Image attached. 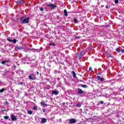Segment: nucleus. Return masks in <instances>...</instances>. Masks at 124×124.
<instances>
[{
    "instance_id": "f257e3e1",
    "label": "nucleus",
    "mask_w": 124,
    "mask_h": 124,
    "mask_svg": "<svg viewBox=\"0 0 124 124\" xmlns=\"http://www.w3.org/2000/svg\"><path fill=\"white\" fill-rule=\"evenodd\" d=\"M24 18H25V16H23L21 17L20 18L21 23H22V24H28L29 22V20H30V17H28L24 19Z\"/></svg>"
},
{
    "instance_id": "f03ea898",
    "label": "nucleus",
    "mask_w": 124,
    "mask_h": 124,
    "mask_svg": "<svg viewBox=\"0 0 124 124\" xmlns=\"http://www.w3.org/2000/svg\"><path fill=\"white\" fill-rule=\"evenodd\" d=\"M28 78L30 80H35L36 79V76L34 74H31L29 75Z\"/></svg>"
},
{
    "instance_id": "7ed1b4c3",
    "label": "nucleus",
    "mask_w": 124,
    "mask_h": 124,
    "mask_svg": "<svg viewBox=\"0 0 124 124\" xmlns=\"http://www.w3.org/2000/svg\"><path fill=\"white\" fill-rule=\"evenodd\" d=\"M76 58H78L80 61H81V59L82 57H83V53L79 52L78 53H77L76 55Z\"/></svg>"
},
{
    "instance_id": "20e7f679",
    "label": "nucleus",
    "mask_w": 124,
    "mask_h": 124,
    "mask_svg": "<svg viewBox=\"0 0 124 124\" xmlns=\"http://www.w3.org/2000/svg\"><path fill=\"white\" fill-rule=\"evenodd\" d=\"M78 94H82V93H84V91H83L81 89L78 88Z\"/></svg>"
},
{
    "instance_id": "39448f33",
    "label": "nucleus",
    "mask_w": 124,
    "mask_h": 124,
    "mask_svg": "<svg viewBox=\"0 0 124 124\" xmlns=\"http://www.w3.org/2000/svg\"><path fill=\"white\" fill-rule=\"evenodd\" d=\"M69 122L71 124H75L76 123V120L74 118H71L70 119Z\"/></svg>"
},
{
    "instance_id": "423d86ee",
    "label": "nucleus",
    "mask_w": 124,
    "mask_h": 124,
    "mask_svg": "<svg viewBox=\"0 0 124 124\" xmlns=\"http://www.w3.org/2000/svg\"><path fill=\"white\" fill-rule=\"evenodd\" d=\"M47 6H50L52 9H55V7H57V6L54 5V4H47Z\"/></svg>"
},
{
    "instance_id": "0eeeda50",
    "label": "nucleus",
    "mask_w": 124,
    "mask_h": 124,
    "mask_svg": "<svg viewBox=\"0 0 124 124\" xmlns=\"http://www.w3.org/2000/svg\"><path fill=\"white\" fill-rule=\"evenodd\" d=\"M97 79L99 81H101V82H103L104 80V79H103V78H101L99 76H97Z\"/></svg>"
},
{
    "instance_id": "6e6552de",
    "label": "nucleus",
    "mask_w": 124,
    "mask_h": 124,
    "mask_svg": "<svg viewBox=\"0 0 124 124\" xmlns=\"http://www.w3.org/2000/svg\"><path fill=\"white\" fill-rule=\"evenodd\" d=\"M59 92L58 91H52V94H55V95H58L59 93Z\"/></svg>"
},
{
    "instance_id": "1a4fd4ad",
    "label": "nucleus",
    "mask_w": 124,
    "mask_h": 124,
    "mask_svg": "<svg viewBox=\"0 0 124 124\" xmlns=\"http://www.w3.org/2000/svg\"><path fill=\"white\" fill-rule=\"evenodd\" d=\"M12 117V121H16L17 120V118H16V116L15 115H11Z\"/></svg>"
},
{
    "instance_id": "9d476101",
    "label": "nucleus",
    "mask_w": 124,
    "mask_h": 124,
    "mask_svg": "<svg viewBox=\"0 0 124 124\" xmlns=\"http://www.w3.org/2000/svg\"><path fill=\"white\" fill-rule=\"evenodd\" d=\"M46 122H47V119H46V118H43L42 119V124H45V123H46Z\"/></svg>"
},
{
    "instance_id": "9b49d317",
    "label": "nucleus",
    "mask_w": 124,
    "mask_h": 124,
    "mask_svg": "<svg viewBox=\"0 0 124 124\" xmlns=\"http://www.w3.org/2000/svg\"><path fill=\"white\" fill-rule=\"evenodd\" d=\"M72 74L73 75V77H74V78H75V77H76V74L75 73V72L73 71V72H72Z\"/></svg>"
},
{
    "instance_id": "f8f14e48",
    "label": "nucleus",
    "mask_w": 124,
    "mask_h": 124,
    "mask_svg": "<svg viewBox=\"0 0 124 124\" xmlns=\"http://www.w3.org/2000/svg\"><path fill=\"white\" fill-rule=\"evenodd\" d=\"M64 15L66 17H67L68 16V14H67V11H66V10H64Z\"/></svg>"
},
{
    "instance_id": "ddd939ff",
    "label": "nucleus",
    "mask_w": 124,
    "mask_h": 124,
    "mask_svg": "<svg viewBox=\"0 0 124 124\" xmlns=\"http://www.w3.org/2000/svg\"><path fill=\"white\" fill-rule=\"evenodd\" d=\"M7 40H8V41H9V42H13V40H12V39H11V37L8 38Z\"/></svg>"
},
{
    "instance_id": "4468645a",
    "label": "nucleus",
    "mask_w": 124,
    "mask_h": 124,
    "mask_svg": "<svg viewBox=\"0 0 124 124\" xmlns=\"http://www.w3.org/2000/svg\"><path fill=\"white\" fill-rule=\"evenodd\" d=\"M46 89L47 90H50V89H51V86H50V85H46Z\"/></svg>"
},
{
    "instance_id": "2eb2a0df",
    "label": "nucleus",
    "mask_w": 124,
    "mask_h": 124,
    "mask_svg": "<svg viewBox=\"0 0 124 124\" xmlns=\"http://www.w3.org/2000/svg\"><path fill=\"white\" fill-rule=\"evenodd\" d=\"M81 87H82V88H87V85L85 84V85H81Z\"/></svg>"
},
{
    "instance_id": "dca6fc26",
    "label": "nucleus",
    "mask_w": 124,
    "mask_h": 124,
    "mask_svg": "<svg viewBox=\"0 0 124 124\" xmlns=\"http://www.w3.org/2000/svg\"><path fill=\"white\" fill-rule=\"evenodd\" d=\"M4 118L5 120H8V119H9V116H4Z\"/></svg>"
},
{
    "instance_id": "f3484780",
    "label": "nucleus",
    "mask_w": 124,
    "mask_h": 124,
    "mask_svg": "<svg viewBox=\"0 0 124 124\" xmlns=\"http://www.w3.org/2000/svg\"><path fill=\"white\" fill-rule=\"evenodd\" d=\"M31 49L30 48H26L24 49L25 52H28V51H30Z\"/></svg>"
},
{
    "instance_id": "a211bd4d",
    "label": "nucleus",
    "mask_w": 124,
    "mask_h": 124,
    "mask_svg": "<svg viewBox=\"0 0 124 124\" xmlns=\"http://www.w3.org/2000/svg\"><path fill=\"white\" fill-rule=\"evenodd\" d=\"M28 114H29V115L32 114V111L31 110L28 111Z\"/></svg>"
},
{
    "instance_id": "6ab92c4d",
    "label": "nucleus",
    "mask_w": 124,
    "mask_h": 124,
    "mask_svg": "<svg viewBox=\"0 0 124 124\" xmlns=\"http://www.w3.org/2000/svg\"><path fill=\"white\" fill-rule=\"evenodd\" d=\"M42 105H45V106H47V105L44 103V102H41Z\"/></svg>"
},
{
    "instance_id": "aec40b11",
    "label": "nucleus",
    "mask_w": 124,
    "mask_h": 124,
    "mask_svg": "<svg viewBox=\"0 0 124 124\" xmlns=\"http://www.w3.org/2000/svg\"><path fill=\"white\" fill-rule=\"evenodd\" d=\"M3 92H4V89L3 88L0 90V93H3Z\"/></svg>"
},
{
    "instance_id": "412c9836",
    "label": "nucleus",
    "mask_w": 124,
    "mask_h": 124,
    "mask_svg": "<svg viewBox=\"0 0 124 124\" xmlns=\"http://www.w3.org/2000/svg\"><path fill=\"white\" fill-rule=\"evenodd\" d=\"M114 2H115V3H116V4L119 3V0H114Z\"/></svg>"
},
{
    "instance_id": "4be33fe9",
    "label": "nucleus",
    "mask_w": 124,
    "mask_h": 124,
    "mask_svg": "<svg viewBox=\"0 0 124 124\" xmlns=\"http://www.w3.org/2000/svg\"><path fill=\"white\" fill-rule=\"evenodd\" d=\"M74 23H77V19L74 18Z\"/></svg>"
},
{
    "instance_id": "5701e85b",
    "label": "nucleus",
    "mask_w": 124,
    "mask_h": 124,
    "mask_svg": "<svg viewBox=\"0 0 124 124\" xmlns=\"http://www.w3.org/2000/svg\"><path fill=\"white\" fill-rule=\"evenodd\" d=\"M13 43H16L17 42V40L16 39H14L13 41Z\"/></svg>"
},
{
    "instance_id": "b1692460",
    "label": "nucleus",
    "mask_w": 124,
    "mask_h": 124,
    "mask_svg": "<svg viewBox=\"0 0 124 124\" xmlns=\"http://www.w3.org/2000/svg\"><path fill=\"white\" fill-rule=\"evenodd\" d=\"M17 49H18L19 50H21V49H23V47H22L21 46H18V47H17Z\"/></svg>"
},
{
    "instance_id": "393cba45",
    "label": "nucleus",
    "mask_w": 124,
    "mask_h": 124,
    "mask_svg": "<svg viewBox=\"0 0 124 124\" xmlns=\"http://www.w3.org/2000/svg\"><path fill=\"white\" fill-rule=\"evenodd\" d=\"M77 107H81V104H77Z\"/></svg>"
},
{
    "instance_id": "a878e982",
    "label": "nucleus",
    "mask_w": 124,
    "mask_h": 124,
    "mask_svg": "<svg viewBox=\"0 0 124 124\" xmlns=\"http://www.w3.org/2000/svg\"><path fill=\"white\" fill-rule=\"evenodd\" d=\"M33 110H37V107H34L33 108Z\"/></svg>"
},
{
    "instance_id": "bb28decb",
    "label": "nucleus",
    "mask_w": 124,
    "mask_h": 124,
    "mask_svg": "<svg viewBox=\"0 0 124 124\" xmlns=\"http://www.w3.org/2000/svg\"><path fill=\"white\" fill-rule=\"evenodd\" d=\"M42 111H43V112L44 113H45V112H46V109H45V108H43V109H42Z\"/></svg>"
},
{
    "instance_id": "cd10ccee",
    "label": "nucleus",
    "mask_w": 124,
    "mask_h": 124,
    "mask_svg": "<svg viewBox=\"0 0 124 124\" xmlns=\"http://www.w3.org/2000/svg\"><path fill=\"white\" fill-rule=\"evenodd\" d=\"M116 51L117 52H118V53H120V49L119 48H116Z\"/></svg>"
},
{
    "instance_id": "c85d7f7f",
    "label": "nucleus",
    "mask_w": 124,
    "mask_h": 124,
    "mask_svg": "<svg viewBox=\"0 0 124 124\" xmlns=\"http://www.w3.org/2000/svg\"><path fill=\"white\" fill-rule=\"evenodd\" d=\"M5 62H6V61H2V62H1V63H2V64H4V63H5Z\"/></svg>"
},
{
    "instance_id": "c756f323",
    "label": "nucleus",
    "mask_w": 124,
    "mask_h": 124,
    "mask_svg": "<svg viewBox=\"0 0 124 124\" xmlns=\"http://www.w3.org/2000/svg\"><path fill=\"white\" fill-rule=\"evenodd\" d=\"M19 3H22L23 2V0H20V1H18Z\"/></svg>"
},
{
    "instance_id": "7c9ffc66",
    "label": "nucleus",
    "mask_w": 124,
    "mask_h": 124,
    "mask_svg": "<svg viewBox=\"0 0 124 124\" xmlns=\"http://www.w3.org/2000/svg\"><path fill=\"white\" fill-rule=\"evenodd\" d=\"M40 10H41V11H43L44 9L42 7L40 8Z\"/></svg>"
},
{
    "instance_id": "2f4dec72",
    "label": "nucleus",
    "mask_w": 124,
    "mask_h": 124,
    "mask_svg": "<svg viewBox=\"0 0 124 124\" xmlns=\"http://www.w3.org/2000/svg\"><path fill=\"white\" fill-rule=\"evenodd\" d=\"M103 103H104V102L103 101L100 102V104H103Z\"/></svg>"
},
{
    "instance_id": "473e14b6",
    "label": "nucleus",
    "mask_w": 124,
    "mask_h": 124,
    "mask_svg": "<svg viewBox=\"0 0 124 124\" xmlns=\"http://www.w3.org/2000/svg\"><path fill=\"white\" fill-rule=\"evenodd\" d=\"M121 52H122V53H124V49H122L121 50Z\"/></svg>"
},
{
    "instance_id": "72a5a7b5",
    "label": "nucleus",
    "mask_w": 124,
    "mask_h": 124,
    "mask_svg": "<svg viewBox=\"0 0 124 124\" xmlns=\"http://www.w3.org/2000/svg\"><path fill=\"white\" fill-rule=\"evenodd\" d=\"M19 85H23V82H20L18 84Z\"/></svg>"
},
{
    "instance_id": "f704fd0d",
    "label": "nucleus",
    "mask_w": 124,
    "mask_h": 124,
    "mask_svg": "<svg viewBox=\"0 0 124 124\" xmlns=\"http://www.w3.org/2000/svg\"><path fill=\"white\" fill-rule=\"evenodd\" d=\"M89 70H92V67H89Z\"/></svg>"
},
{
    "instance_id": "c9c22d12",
    "label": "nucleus",
    "mask_w": 124,
    "mask_h": 124,
    "mask_svg": "<svg viewBox=\"0 0 124 124\" xmlns=\"http://www.w3.org/2000/svg\"><path fill=\"white\" fill-rule=\"evenodd\" d=\"M50 46H52V45H54L53 44H49Z\"/></svg>"
},
{
    "instance_id": "e433bc0d",
    "label": "nucleus",
    "mask_w": 124,
    "mask_h": 124,
    "mask_svg": "<svg viewBox=\"0 0 124 124\" xmlns=\"http://www.w3.org/2000/svg\"><path fill=\"white\" fill-rule=\"evenodd\" d=\"M106 8H109V7L108 6H106Z\"/></svg>"
},
{
    "instance_id": "4c0bfd02",
    "label": "nucleus",
    "mask_w": 124,
    "mask_h": 124,
    "mask_svg": "<svg viewBox=\"0 0 124 124\" xmlns=\"http://www.w3.org/2000/svg\"><path fill=\"white\" fill-rule=\"evenodd\" d=\"M37 75H38V74H39V72H37Z\"/></svg>"
},
{
    "instance_id": "58836bf2",
    "label": "nucleus",
    "mask_w": 124,
    "mask_h": 124,
    "mask_svg": "<svg viewBox=\"0 0 124 124\" xmlns=\"http://www.w3.org/2000/svg\"><path fill=\"white\" fill-rule=\"evenodd\" d=\"M6 104L8 105V102L6 101Z\"/></svg>"
},
{
    "instance_id": "ea45409f",
    "label": "nucleus",
    "mask_w": 124,
    "mask_h": 124,
    "mask_svg": "<svg viewBox=\"0 0 124 124\" xmlns=\"http://www.w3.org/2000/svg\"><path fill=\"white\" fill-rule=\"evenodd\" d=\"M76 38H80V37H77Z\"/></svg>"
},
{
    "instance_id": "a19ab883",
    "label": "nucleus",
    "mask_w": 124,
    "mask_h": 124,
    "mask_svg": "<svg viewBox=\"0 0 124 124\" xmlns=\"http://www.w3.org/2000/svg\"><path fill=\"white\" fill-rule=\"evenodd\" d=\"M0 83H1V82L0 81Z\"/></svg>"
},
{
    "instance_id": "79ce46f5",
    "label": "nucleus",
    "mask_w": 124,
    "mask_h": 124,
    "mask_svg": "<svg viewBox=\"0 0 124 124\" xmlns=\"http://www.w3.org/2000/svg\"><path fill=\"white\" fill-rule=\"evenodd\" d=\"M63 105H64V103H63Z\"/></svg>"
}]
</instances>
